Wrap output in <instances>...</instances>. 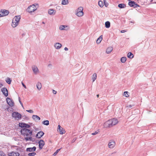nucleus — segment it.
I'll use <instances>...</instances> for the list:
<instances>
[{
	"instance_id": "nucleus-1",
	"label": "nucleus",
	"mask_w": 156,
	"mask_h": 156,
	"mask_svg": "<svg viewBox=\"0 0 156 156\" xmlns=\"http://www.w3.org/2000/svg\"><path fill=\"white\" fill-rule=\"evenodd\" d=\"M20 132L22 134L24 135L25 139L27 141H33L32 140V137L31 136L32 134V130L26 129V128H22L21 129Z\"/></svg>"
},
{
	"instance_id": "nucleus-2",
	"label": "nucleus",
	"mask_w": 156,
	"mask_h": 156,
	"mask_svg": "<svg viewBox=\"0 0 156 156\" xmlns=\"http://www.w3.org/2000/svg\"><path fill=\"white\" fill-rule=\"evenodd\" d=\"M20 19V15L16 16L12 20V26L13 27H15L17 26L19 24V22Z\"/></svg>"
},
{
	"instance_id": "nucleus-3",
	"label": "nucleus",
	"mask_w": 156,
	"mask_h": 156,
	"mask_svg": "<svg viewBox=\"0 0 156 156\" xmlns=\"http://www.w3.org/2000/svg\"><path fill=\"white\" fill-rule=\"evenodd\" d=\"M37 9L36 6L34 4L29 6L27 9V12L31 13L35 11Z\"/></svg>"
},
{
	"instance_id": "nucleus-4",
	"label": "nucleus",
	"mask_w": 156,
	"mask_h": 156,
	"mask_svg": "<svg viewBox=\"0 0 156 156\" xmlns=\"http://www.w3.org/2000/svg\"><path fill=\"white\" fill-rule=\"evenodd\" d=\"M12 116L13 117L15 118V119L18 120L21 119L22 115L21 114L18 112H14L12 114Z\"/></svg>"
},
{
	"instance_id": "nucleus-5",
	"label": "nucleus",
	"mask_w": 156,
	"mask_h": 156,
	"mask_svg": "<svg viewBox=\"0 0 156 156\" xmlns=\"http://www.w3.org/2000/svg\"><path fill=\"white\" fill-rule=\"evenodd\" d=\"M83 8L82 7H79L77 9L76 15L78 16H83Z\"/></svg>"
},
{
	"instance_id": "nucleus-6",
	"label": "nucleus",
	"mask_w": 156,
	"mask_h": 156,
	"mask_svg": "<svg viewBox=\"0 0 156 156\" xmlns=\"http://www.w3.org/2000/svg\"><path fill=\"white\" fill-rule=\"evenodd\" d=\"M128 5L130 6L133 7L134 8L140 6L139 5L136 3L134 1L130 0H129Z\"/></svg>"
},
{
	"instance_id": "nucleus-7",
	"label": "nucleus",
	"mask_w": 156,
	"mask_h": 156,
	"mask_svg": "<svg viewBox=\"0 0 156 156\" xmlns=\"http://www.w3.org/2000/svg\"><path fill=\"white\" fill-rule=\"evenodd\" d=\"M9 13L8 10L5 9H2L0 11V17L5 16L7 15Z\"/></svg>"
},
{
	"instance_id": "nucleus-8",
	"label": "nucleus",
	"mask_w": 156,
	"mask_h": 156,
	"mask_svg": "<svg viewBox=\"0 0 156 156\" xmlns=\"http://www.w3.org/2000/svg\"><path fill=\"white\" fill-rule=\"evenodd\" d=\"M6 101L7 103L11 107H12L14 105V103L13 101L10 98H6Z\"/></svg>"
},
{
	"instance_id": "nucleus-9",
	"label": "nucleus",
	"mask_w": 156,
	"mask_h": 156,
	"mask_svg": "<svg viewBox=\"0 0 156 156\" xmlns=\"http://www.w3.org/2000/svg\"><path fill=\"white\" fill-rule=\"evenodd\" d=\"M59 29L60 30H67L69 29V27L68 26L61 25L59 27Z\"/></svg>"
},
{
	"instance_id": "nucleus-10",
	"label": "nucleus",
	"mask_w": 156,
	"mask_h": 156,
	"mask_svg": "<svg viewBox=\"0 0 156 156\" xmlns=\"http://www.w3.org/2000/svg\"><path fill=\"white\" fill-rule=\"evenodd\" d=\"M112 122V119L109 120L105 123V125L106 127H112L113 126Z\"/></svg>"
},
{
	"instance_id": "nucleus-11",
	"label": "nucleus",
	"mask_w": 156,
	"mask_h": 156,
	"mask_svg": "<svg viewBox=\"0 0 156 156\" xmlns=\"http://www.w3.org/2000/svg\"><path fill=\"white\" fill-rule=\"evenodd\" d=\"M39 147L40 149L43 148V146L45 144V143L44 140H41L38 142Z\"/></svg>"
},
{
	"instance_id": "nucleus-12",
	"label": "nucleus",
	"mask_w": 156,
	"mask_h": 156,
	"mask_svg": "<svg viewBox=\"0 0 156 156\" xmlns=\"http://www.w3.org/2000/svg\"><path fill=\"white\" fill-rule=\"evenodd\" d=\"M1 91L3 94L5 96L7 97L8 95V93L7 89L6 88L4 87L1 89Z\"/></svg>"
},
{
	"instance_id": "nucleus-13",
	"label": "nucleus",
	"mask_w": 156,
	"mask_h": 156,
	"mask_svg": "<svg viewBox=\"0 0 156 156\" xmlns=\"http://www.w3.org/2000/svg\"><path fill=\"white\" fill-rule=\"evenodd\" d=\"M32 69L34 74H37L39 73V70L36 66L33 65L32 67Z\"/></svg>"
},
{
	"instance_id": "nucleus-14",
	"label": "nucleus",
	"mask_w": 156,
	"mask_h": 156,
	"mask_svg": "<svg viewBox=\"0 0 156 156\" xmlns=\"http://www.w3.org/2000/svg\"><path fill=\"white\" fill-rule=\"evenodd\" d=\"M115 142L114 141H112L109 143L108 146L110 148H113L115 145Z\"/></svg>"
},
{
	"instance_id": "nucleus-15",
	"label": "nucleus",
	"mask_w": 156,
	"mask_h": 156,
	"mask_svg": "<svg viewBox=\"0 0 156 156\" xmlns=\"http://www.w3.org/2000/svg\"><path fill=\"white\" fill-rule=\"evenodd\" d=\"M44 134V133L42 131H40L36 134V136L38 138H41Z\"/></svg>"
},
{
	"instance_id": "nucleus-16",
	"label": "nucleus",
	"mask_w": 156,
	"mask_h": 156,
	"mask_svg": "<svg viewBox=\"0 0 156 156\" xmlns=\"http://www.w3.org/2000/svg\"><path fill=\"white\" fill-rule=\"evenodd\" d=\"M36 148V147L34 146L33 147L27 148L26 149V151H27L29 152H32L33 151H35Z\"/></svg>"
},
{
	"instance_id": "nucleus-17",
	"label": "nucleus",
	"mask_w": 156,
	"mask_h": 156,
	"mask_svg": "<svg viewBox=\"0 0 156 156\" xmlns=\"http://www.w3.org/2000/svg\"><path fill=\"white\" fill-rule=\"evenodd\" d=\"M54 46L56 49H58L62 47V45L59 43H56L55 44Z\"/></svg>"
},
{
	"instance_id": "nucleus-18",
	"label": "nucleus",
	"mask_w": 156,
	"mask_h": 156,
	"mask_svg": "<svg viewBox=\"0 0 156 156\" xmlns=\"http://www.w3.org/2000/svg\"><path fill=\"white\" fill-rule=\"evenodd\" d=\"M32 118L35 121H39L41 119L40 118L39 116L35 115H33Z\"/></svg>"
},
{
	"instance_id": "nucleus-19",
	"label": "nucleus",
	"mask_w": 156,
	"mask_h": 156,
	"mask_svg": "<svg viewBox=\"0 0 156 156\" xmlns=\"http://www.w3.org/2000/svg\"><path fill=\"white\" fill-rule=\"evenodd\" d=\"M112 120L113 126L116 124L118 122V120L116 119L113 118L112 119Z\"/></svg>"
},
{
	"instance_id": "nucleus-20",
	"label": "nucleus",
	"mask_w": 156,
	"mask_h": 156,
	"mask_svg": "<svg viewBox=\"0 0 156 156\" xmlns=\"http://www.w3.org/2000/svg\"><path fill=\"white\" fill-rule=\"evenodd\" d=\"M56 13V11L53 9H49L48 11V13L50 15H55Z\"/></svg>"
},
{
	"instance_id": "nucleus-21",
	"label": "nucleus",
	"mask_w": 156,
	"mask_h": 156,
	"mask_svg": "<svg viewBox=\"0 0 156 156\" xmlns=\"http://www.w3.org/2000/svg\"><path fill=\"white\" fill-rule=\"evenodd\" d=\"M118 7L120 9L124 8L126 7V5L124 3L119 4L118 5Z\"/></svg>"
},
{
	"instance_id": "nucleus-22",
	"label": "nucleus",
	"mask_w": 156,
	"mask_h": 156,
	"mask_svg": "<svg viewBox=\"0 0 156 156\" xmlns=\"http://www.w3.org/2000/svg\"><path fill=\"white\" fill-rule=\"evenodd\" d=\"M11 156H19L20 154L18 152H12L11 153Z\"/></svg>"
},
{
	"instance_id": "nucleus-23",
	"label": "nucleus",
	"mask_w": 156,
	"mask_h": 156,
	"mask_svg": "<svg viewBox=\"0 0 156 156\" xmlns=\"http://www.w3.org/2000/svg\"><path fill=\"white\" fill-rule=\"evenodd\" d=\"M112 50L113 48L112 47H109L107 48L106 52L107 54H109L112 51Z\"/></svg>"
},
{
	"instance_id": "nucleus-24",
	"label": "nucleus",
	"mask_w": 156,
	"mask_h": 156,
	"mask_svg": "<svg viewBox=\"0 0 156 156\" xmlns=\"http://www.w3.org/2000/svg\"><path fill=\"white\" fill-rule=\"evenodd\" d=\"M102 39V35H101L98 38L97 40V43L98 44L100 43Z\"/></svg>"
},
{
	"instance_id": "nucleus-25",
	"label": "nucleus",
	"mask_w": 156,
	"mask_h": 156,
	"mask_svg": "<svg viewBox=\"0 0 156 156\" xmlns=\"http://www.w3.org/2000/svg\"><path fill=\"white\" fill-rule=\"evenodd\" d=\"M105 27L107 28H109L110 26V23L109 21H107L105 23Z\"/></svg>"
},
{
	"instance_id": "nucleus-26",
	"label": "nucleus",
	"mask_w": 156,
	"mask_h": 156,
	"mask_svg": "<svg viewBox=\"0 0 156 156\" xmlns=\"http://www.w3.org/2000/svg\"><path fill=\"white\" fill-rule=\"evenodd\" d=\"M127 56L128 58H133V55L131 52H129L128 53Z\"/></svg>"
},
{
	"instance_id": "nucleus-27",
	"label": "nucleus",
	"mask_w": 156,
	"mask_h": 156,
	"mask_svg": "<svg viewBox=\"0 0 156 156\" xmlns=\"http://www.w3.org/2000/svg\"><path fill=\"white\" fill-rule=\"evenodd\" d=\"M97 77V74L96 73H94L93 74L92 76L93 82H94L95 80L96 79Z\"/></svg>"
},
{
	"instance_id": "nucleus-28",
	"label": "nucleus",
	"mask_w": 156,
	"mask_h": 156,
	"mask_svg": "<svg viewBox=\"0 0 156 156\" xmlns=\"http://www.w3.org/2000/svg\"><path fill=\"white\" fill-rule=\"evenodd\" d=\"M41 83H38L37 84V87L39 90H40L41 88Z\"/></svg>"
},
{
	"instance_id": "nucleus-29",
	"label": "nucleus",
	"mask_w": 156,
	"mask_h": 156,
	"mask_svg": "<svg viewBox=\"0 0 156 156\" xmlns=\"http://www.w3.org/2000/svg\"><path fill=\"white\" fill-rule=\"evenodd\" d=\"M25 125V123L23 122H20L19 124V127L23 128H24Z\"/></svg>"
},
{
	"instance_id": "nucleus-30",
	"label": "nucleus",
	"mask_w": 156,
	"mask_h": 156,
	"mask_svg": "<svg viewBox=\"0 0 156 156\" xmlns=\"http://www.w3.org/2000/svg\"><path fill=\"white\" fill-rule=\"evenodd\" d=\"M68 0H62V4L63 5H67L68 4Z\"/></svg>"
},
{
	"instance_id": "nucleus-31",
	"label": "nucleus",
	"mask_w": 156,
	"mask_h": 156,
	"mask_svg": "<svg viewBox=\"0 0 156 156\" xmlns=\"http://www.w3.org/2000/svg\"><path fill=\"white\" fill-rule=\"evenodd\" d=\"M42 123L45 125L48 126L49 125V121L48 120H45Z\"/></svg>"
},
{
	"instance_id": "nucleus-32",
	"label": "nucleus",
	"mask_w": 156,
	"mask_h": 156,
	"mask_svg": "<svg viewBox=\"0 0 156 156\" xmlns=\"http://www.w3.org/2000/svg\"><path fill=\"white\" fill-rule=\"evenodd\" d=\"M126 60V58L125 57H122L121 59V61L122 63H124Z\"/></svg>"
},
{
	"instance_id": "nucleus-33",
	"label": "nucleus",
	"mask_w": 156,
	"mask_h": 156,
	"mask_svg": "<svg viewBox=\"0 0 156 156\" xmlns=\"http://www.w3.org/2000/svg\"><path fill=\"white\" fill-rule=\"evenodd\" d=\"M11 80L9 77H7L6 80V83L9 84H10L11 83Z\"/></svg>"
},
{
	"instance_id": "nucleus-34",
	"label": "nucleus",
	"mask_w": 156,
	"mask_h": 156,
	"mask_svg": "<svg viewBox=\"0 0 156 156\" xmlns=\"http://www.w3.org/2000/svg\"><path fill=\"white\" fill-rule=\"evenodd\" d=\"M59 131L60 132V133L61 134H64L65 132V130H64L63 129V128L62 127L61 128L60 130V131Z\"/></svg>"
},
{
	"instance_id": "nucleus-35",
	"label": "nucleus",
	"mask_w": 156,
	"mask_h": 156,
	"mask_svg": "<svg viewBox=\"0 0 156 156\" xmlns=\"http://www.w3.org/2000/svg\"><path fill=\"white\" fill-rule=\"evenodd\" d=\"M98 5L101 7H102L103 6V3L102 1H99L98 2Z\"/></svg>"
},
{
	"instance_id": "nucleus-36",
	"label": "nucleus",
	"mask_w": 156,
	"mask_h": 156,
	"mask_svg": "<svg viewBox=\"0 0 156 156\" xmlns=\"http://www.w3.org/2000/svg\"><path fill=\"white\" fill-rule=\"evenodd\" d=\"M134 105H129L127 106V107L128 108H134Z\"/></svg>"
},
{
	"instance_id": "nucleus-37",
	"label": "nucleus",
	"mask_w": 156,
	"mask_h": 156,
	"mask_svg": "<svg viewBox=\"0 0 156 156\" xmlns=\"http://www.w3.org/2000/svg\"><path fill=\"white\" fill-rule=\"evenodd\" d=\"M128 92L127 91H125L124 93V95L126 97H128L129 96L128 95Z\"/></svg>"
},
{
	"instance_id": "nucleus-38",
	"label": "nucleus",
	"mask_w": 156,
	"mask_h": 156,
	"mask_svg": "<svg viewBox=\"0 0 156 156\" xmlns=\"http://www.w3.org/2000/svg\"><path fill=\"white\" fill-rule=\"evenodd\" d=\"M61 148H61L57 150V151L54 153L53 155L54 156H55L60 151Z\"/></svg>"
},
{
	"instance_id": "nucleus-39",
	"label": "nucleus",
	"mask_w": 156,
	"mask_h": 156,
	"mask_svg": "<svg viewBox=\"0 0 156 156\" xmlns=\"http://www.w3.org/2000/svg\"><path fill=\"white\" fill-rule=\"evenodd\" d=\"M36 154V153L34 152H33L31 153H29L28 154V155L29 156H34Z\"/></svg>"
},
{
	"instance_id": "nucleus-40",
	"label": "nucleus",
	"mask_w": 156,
	"mask_h": 156,
	"mask_svg": "<svg viewBox=\"0 0 156 156\" xmlns=\"http://www.w3.org/2000/svg\"><path fill=\"white\" fill-rule=\"evenodd\" d=\"M0 156H5V154L2 151H0Z\"/></svg>"
},
{
	"instance_id": "nucleus-41",
	"label": "nucleus",
	"mask_w": 156,
	"mask_h": 156,
	"mask_svg": "<svg viewBox=\"0 0 156 156\" xmlns=\"http://www.w3.org/2000/svg\"><path fill=\"white\" fill-rule=\"evenodd\" d=\"M30 127V125L26 123L24 128H26V129H27V128H29Z\"/></svg>"
},
{
	"instance_id": "nucleus-42",
	"label": "nucleus",
	"mask_w": 156,
	"mask_h": 156,
	"mask_svg": "<svg viewBox=\"0 0 156 156\" xmlns=\"http://www.w3.org/2000/svg\"><path fill=\"white\" fill-rule=\"evenodd\" d=\"M26 111L30 113H33L34 112L32 110H27Z\"/></svg>"
},
{
	"instance_id": "nucleus-43",
	"label": "nucleus",
	"mask_w": 156,
	"mask_h": 156,
	"mask_svg": "<svg viewBox=\"0 0 156 156\" xmlns=\"http://www.w3.org/2000/svg\"><path fill=\"white\" fill-rule=\"evenodd\" d=\"M19 101L22 107H23V104L22 103V102H21V101H20V97L19 98Z\"/></svg>"
},
{
	"instance_id": "nucleus-44",
	"label": "nucleus",
	"mask_w": 156,
	"mask_h": 156,
	"mask_svg": "<svg viewBox=\"0 0 156 156\" xmlns=\"http://www.w3.org/2000/svg\"><path fill=\"white\" fill-rule=\"evenodd\" d=\"M104 2L105 3V5L106 7H107L108 5V3H105L106 1L105 0H104Z\"/></svg>"
},
{
	"instance_id": "nucleus-45",
	"label": "nucleus",
	"mask_w": 156,
	"mask_h": 156,
	"mask_svg": "<svg viewBox=\"0 0 156 156\" xmlns=\"http://www.w3.org/2000/svg\"><path fill=\"white\" fill-rule=\"evenodd\" d=\"M98 133V132L97 131L95 132L94 133H92L91 134L92 135H95Z\"/></svg>"
},
{
	"instance_id": "nucleus-46",
	"label": "nucleus",
	"mask_w": 156,
	"mask_h": 156,
	"mask_svg": "<svg viewBox=\"0 0 156 156\" xmlns=\"http://www.w3.org/2000/svg\"><path fill=\"white\" fill-rule=\"evenodd\" d=\"M58 131H60V130L61 129V128H62L60 125H58Z\"/></svg>"
},
{
	"instance_id": "nucleus-47",
	"label": "nucleus",
	"mask_w": 156,
	"mask_h": 156,
	"mask_svg": "<svg viewBox=\"0 0 156 156\" xmlns=\"http://www.w3.org/2000/svg\"><path fill=\"white\" fill-rule=\"evenodd\" d=\"M53 93L54 94H56L57 93V91L54 90H53Z\"/></svg>"
},
{
	"instance_id": "nucleus-48",
	"label": "nucleus",
	"mask_w": 156,
	"mask_h": 156,
	"mask_svg": "<svg viewBox=\"0 0 156 156\" xmlns=\"http://www.w3.org/2000/svg\"><path fill=\"white\" fill-rule=\"evenodd\" d=\"M125 32H126V30H122L121 31V33H124Z\"/></svg>"
},
{
	"instance_id": "nucleus-49",
	"label": "nucleus",
	"mask_w": 156,
	"mask_h": 156,
	"mask_svg": "<svg viewBox=\"0 0 156 156\" xmlns=\"http://www.w3.org/2000/svg\"><path fill=\"white\" fill-rule=\"evenodd\" d=\"M22 84L23 85V87L25 88H26V86L23 83V82H22Z\"/></svg>"
},
{
	"instance_id": "nucleus-50",
	"label": "nucleus",
	"mask_w": 156,
	"mask_h": 156,
	"mask_svg": "<svg viewBox=\"0 0 156 156\" xmlns=\"http://www.w3.org/2000/svg\"><path fill=\"white\" fill-rule=\"evenodd\" d=\"M76 140V138H74L73 139V140H72V143H73Z\"/></svg>"
},
{
	"instance_id": "nucleus-51",
	"label": "nucleus",
	"mask_w": 156,
	"mask_h": 156,
	"mask_svg": "<svg viewBox=\"0 0 156 156\" xmlns=\"http://www.w3.org/2000/svg\"><path fill=\"white\" fill-rule=\"evenodd\" d=\"M64 50L65 51H68V48H67V47H66L65 48Z\"/></svg>"
},
{
	"instance_id": "nucleus-52",
	"label": "nucleus",
	"mask_w": 156,
	"mask_h": 156,
	"mask_svg": "<svg viewBox=\"0 0 156 156\" xmlns=\"http://www.w3.org/2000/svg\"><path fill=\"white\" fill-rule=\"evenodd\" d=\"M3 84L2 83H0V87H2L3 86Z\"/></svg>"
},
{
	"instance_id": "nucleus-53",
	"label": "nucleus",
	"mask_w": 156,
	"mask_h": 156,
	"mask_svg": "<svg viewBox=\"0 0 156 156\" xmlns=\"http://www.w3.org/2000/svg\"><path fill=\"white\" fill-rule=\"evenodd\" d=\"M115 153H116L115 152H113V153H112L111 154H113Z\"/></svg>"
},
{
	"instance_id": "nucleus-54",
	"label": "nucleus",
	"mask_w": 156,
	"mask_h": 156,
	"mask_svg": "<svg viewBox=\"0 0 156 156\" xmlns=\"http://www.w3.org/2000/svg\"><path fill=\"white\" fill-rule=\"evenodd\" d=\"M97 96L98 98L99 97V95L98 94H97Z\"/></svg>"
},
{
	"instance_id": "nucleus-55",
	"label": "nucleus",
	"mask_w": 156,
	"mask_h": 156,
	"mask_svg": "<svg viewBox=\"0 0 156 156\" xmlns=\"http://www.w3.org/2000/svg\"><path fill=\"white\" fill-rule=\"evenodd\" d=\"M51 66V64H49L48 65V66Z\"/></svg>"
},
{
	"instance_id": "nucleus-56",
	"label": "nucleus",
	"mask_w": 156,
	"mask_h": 156,
	"mask_svg": "<svg viewBox=\"0 0 156 156\" xmlns=\"http://www.w3.org/2000/svg\"><path fill=\"white\" fill-rule=\"evenodd\" d=\"M42 23H43V24H45V23H44V22H42Z\"/></svg>"
},
{
	"instance_id": "nucleus-57",
	"label": "nucleus",
	"mask_w": 156,
	"mask_h": 156,
	"mask_svg": "<svg viewBox=\"0 0 156 156\" xmlns=\"http://www.w3.org/2000/svg\"><path fill=\"white\" fill-rule=\"evenodd\" d=\"M155 3H156V2H155Z\"/></svg>"
}]
</instances>
